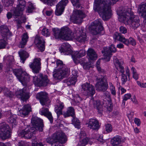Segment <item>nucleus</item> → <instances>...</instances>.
Segmentation results:
<instances>
[{"mask_svg":"<svg viewBox=\"0 0 146 146\" xmlns=\"http://www.w3.org/2000/svg\"><path fill=\"white\" fill-rule=\"evenodd\" d=\"M119 21L125 25H129L134 29L140 25V20L138 17L133 15L130 8L127 7H120L117 11Z\"/></svg>","mask_w":146,"mask_h":146,"instance_id":"obj_1","label":"nucleus"},{"mask_svg":"<svg viewBox=\"0 0 146 146\" xmlns=\"http://www.w3.org/2000/svg\"><path fill=\"white\" fill-rule=\"evenodd\" d=\"M119 0H95L94 9L98 10L100 16L104 21L107 20L111 16V10L110 5L114 4Z\"/></svg>","mask_w":146,"mask_h":146,"instance_id":"obj_2","label":"nucleus"},{"mask_svg":"<svg viewBox=\"0 0 146 146\" xmlns=\"http://www.w3.org/2000/svg\"><path fill=\"white\" fill-rule=\"evenodd\" d=\"M31 122L34 127H27L24 130L18 132L19 135L21 137L30 139L35 133V130L42 131L44 127L43 121L36 117L32 118Z\"/></svg>","mask_w":146,"mask_h":146,"instance_id":"obj_3","label":"nucleus"},{"mask_svg":"<svg viewBox=\"0 0 146 146\" xmlns=\"http://www.w3.org/2000/svg\"><path fill=\"white\" fill-rule=\"evenodd\" d=\"M79 2L80 0H71V2L74 7L71 19L73 22L76 23H81L82 19L86 16L82 10L77 9L81 7Z\"/></svg>","mask_w":146,"mask_h":146,"instance_id":"obj_4","label":"nucleus"},{"mask_svg":"<svg viewBox=\"0 0 146 146\" xmlns=\"http://www.w3.org/2000/svg\"><path fill=\"white\" fill-rule=\"evenodd\" d=\"M54 36L56 38H61L65 40H70L73 37V33L68 27H64L61 29L57 28L52 29Z\"/></svg>","mask_w":146,"mask_h":146,"instance_id":"obj_5","label":"nucleus"},{"mask_svg":"<svg viewBox=\"0 0 146 146\" xmlns=\"http://www.w3.org/2000/svg\"><path fill=\"white\" fill-rule=\"evenodd\" d=\"M56 63L58 68L54 70L53 72V76L56 79H62L68 74V69L61 60H58L56 61Z\"/></svg>","mask_w":146,"mask_h":146,"instance_id":"obj_6","label":"nucleus"},{"mask_svg":"<svg viewBox=\"0 0 146 146\" xmlns=\"http://www.w3.org/2000/svg\"><path fill=\"white\" fill-rule=\"evenodd\" d=\"M13 73L22 84L25 85L29 79V76L21 68L12 69Z\"/></svg>","mask_w":146,"mask_h":146,"instance_id":"obj_7","label":"nucleus"},{"mask_svg":"<svg viewBox=\"0 0 146 146\" xmlns=\"http://www.w3.org/2000/svg\"><path fill=\"white\" fill-rule=\"evenodd\" d=\"M74 33L76 35V39L77 41L84 43L88 40V38L83 28H76Z\"/></svg>","mask_w":146,"mask_h":146,"instance_id":"obj_8","label":"nucleus"},{"mask_svg":"<svg viewBox=\"0 0 146 146\" xmlns=\"http://www.w3.org/2000/svg\"><path fill=\"white\" fill-rule=\"evenodd\" d=\"M33 80L34 84L39 86H46L49 82L47 76L42 74L34 76Z\"/></svg>","mask_w":146,"mask_h":146,"instance_id":"obj_9","label":"nucleus"},{"mask_svg":"<svg viewBox=\"0 0 146 146\" xmlns=\"http://www.w3.org/2000/svg\"><path fill=\"white\" fill-rule=\"evenodd\" d=\"M10 135L9 126L5 123L0 124V137L3 139L9 138Z\"/></svg>","mask_w":146,"mask_h":146,"instance_id":"obj_10","label":"nucleus"},{"mask_svg":"<svg viewBox=\"0 0 146 146\" xmlns=\"http://www.w3.org/2000/svg\"><path fill=\"white\" fill-rule=\"evenodd\" d=\"M18 4L16 8L11 11L13 15L15 16H19L23 14V11L25 9L26 6L25 1L24 0H18Z\"/></svg>","mask_w":146,"mask_h":146,"instance_id":"obj_11","label":"nucleus"},{"mask_svg":"<svg viewBox=\"0 0 146 146\" xmlns=\"http://www.w3.org/2000/svg\"><path fill=\"white\" fill-rule=\"evenodd\" d=\"M113 61L115 68L122 73V83L124 84L127 81V78L126 76L124 74V68L122 65L123 62H120L116 57H114Z\"/></svg>","mask_w":146,"mask_h":146,"instance_id":"obj_12","label":"nucleus"},{"mask_svg":"<svg viewBox=\"0 0 146 146\" xmlns=\"http://www.w3.org/2000/svg\"><path fill=\"white\" fill-rule=\"evenodd\" d=\"M1 35L3 39H0V49L5 48L7 44L6 40L11 35V33L7 27L5 29H1Z\"/></svg>","mask_w":146,"mask_h":146,"instance_id":"obj_13","label":"nucleus"},{"mask_svg":"<svg viewBox=\"0 0 146 146\" xmlns=\"http://www.w3.org/2000/svg\"><path fill=\"white\" fill-rule=\"evenodd\" d=\"M41 59L40 58H36L33 60V62H30L29 66L31 69L32 72L35 73L39 72L41 70Z\"/></svg>","mask_w":146,"mask_h":146,"instance_id":"obj_14","label":"nucleus"},{"mask_svg":"<svg viewBox=\"0 0 146 146\" xmlns=\"http://www.w3.org/2000/svg\"><path fill=\"white\" fill-rule=\"evenodd\" d=\"M116 51V49L113 44L111 45L109 49L107 48H104V50L102 51L104 56L102 59L104 60L105 62L109 61L112 55L111 52H114Z\"/></svg>","mask_w":146,"mask_h":146,"instance_id":"obj_15","label":"nucleus"},{"mask_svg":"<svg viewBox=\"0 0 146 146\" xmlns=\"http://www.w3.org/2000/svg\"><path fill=\"white\" fill-rule=\"evenodd\" d=\"M82 90L88 96H92L95 93V90L94 86L88 83L82 85Z\"/></svg>","mask_w":146,"mask_h":146,"instance_id":"obj_16","label":"nucleus"},{"mask_svg":"<svg viewBox=\"0 0 146 146\" xmlns=\"http://www.w3.org/2000/svg\"><path fill=\"white\" fill-rule=\"evenodd\" d=\"M36 98L39 100L40 103L42 105L47 106L49 104L50 101L48 99L47 94L45 92H41L37 94Z\"/></svg>","mask_w":146,"mask_h":146,"instance_id":"obj_17","label":"nucleus"},{"mask_svg":"<svg viewBox=\"0 0 146 146\" xmlns=\"http://www.w3.org/2000/svg\"><path fill=\"white\" fill-rule=\"evenodd\" d=\"M93 26L92 29V33L96 35L100 33L103 29L102 25L101 20L98 19L95 21L93 22Z\"/></svg>","mask_w":146,"mask_h":146,"instance_id":"obj_18","label":"nucleus"},{"mask_svg":"<svg viewBox=\"0 0 146 146\" xmlns=\"http://www.w3.org/2000/svg\"><path fill=\"white\" fill-rule=\"evenodd\" d=\"M68 3V0H61L56 6L55 12L56 15L59 16L62 13L65 6Z\"/></svg>","mask_w":146,"mask_h":146,"instance_id":"obj_19","label":"nucleus"},{"mask_svg":"<svg viewBox=\"0 0 146 146\" xmlns=\"http://www.w3.org/2000/svg\"><path fill=\"white\" fill-rule=\"evenodd\" d=\"M97 90L99 91H105L108 87L106 82V77H104L101 78L99 82H98L96 85Z\"/></svg>","mask_w":146,"mask_h":146,"instance_id":"obj_20","label":"nucleus"},{"mask_svg":"<svg viewBox=\"0 0 146 146\" xmlns=\"http://www.w3.org/2000/svg\"><path fill=\"white\" fill-rule=\"evenodd\" d=\"M44 40L41 37L36 35L35 37V43L36 45L38 51H44L45 49Z\"/></svg>","mask_w":146,"mask_h":146,"instance_id":"obj_21","label":"nucleus"},{"mask_svg":"<svg viewBox=\"0 0 146 146\" xmlns=\"http://www.w3.org/2000/svg\"><path fill=\"white\" fill-rule=\"evenodd\" d=\"M16 96L23 101H25L29 98L30 94L26 92L25 88L17 90L15 92Z\"/></svg>","mask_w":146,"mask_h":146,"instance_id":"obj_22","label":"nucleus"},{"mask_svg":"<svg viewBox=\"0 0 146 146\" xmlns=\"http://www.w3.org/2000/svg\"><path fill=\"white\" fill-rule=\"evenodd\" d=\"M86 124L88 127L93 130H98L100 127L98 121L94 119H89L87 122Z\"/></svg>","mask_w":146,"mask_h":146,"instance_id":"obj_23","label":"nucleus"},{"mask_svg":"<svg viewBox=\"0 0 146 146\" xmlns=\"http://www.w3.org/2000/svg\"><path fill=\"white\" fill-rule=\"evenodd\" d=\"M59 50L61 53H66L65 54L67 55L72 54L73 53L70 45L68 43L63 44L60 48Z\"/></svg>","mask_w":146,"mask_h":146,"instance_id":"obj_24","label":"nucleus"},{"mask_svg":"<svg viewBox=\"0 0 146 146\" xmlns=\"http://www.w3.org/2000/svg\"><path fill=\"white\" fill-rule=\"evenodd\" d=\"M62 131H60L54 133L52 137H48L46 139V141L48 143L52 144L55 143L58 140V138L61 135H62Z\"/></svg>","mask_w":146,"mask_h":146,"instance_id":"obj_25","label":"nucleus"},{"mask_svg":"<svg viewBox=\"0 0 146 146\" xmlns=\"http://www.w3.org/2000/svg\"><path fill=\"white\" fill-rule=\"evenodd\" d=\"M79 137L80 141L79 144L81 146H85L89 141L88 139L86 136L85 133L84 131L81 132Z\"/></svg>","mask_w":146,"mask_h":146,"instance_id":"obj_26","label":"nucleus"},{"mask_svg":"<svg viewBox=\"0 0 146 146\" xmlns=\"http://www.w3.org/2000/svg\"><path fill=\"white\" fill-rule=\"evenodd\" d=\"M40 114L42 115H44L47 117L51 123L53 122V119L51 113L48 111L47 108H42L40 109Z\"/></svg>","mask_w":146,"mask_h":146,"instance_id":"obj_27","label":"nucleus"},{"mask_svg":"<svg viewBox=\"0 0 146 146\" xmlns=\"http://www.w3.org/2000/svg\"><path fill=\"white\" fill-rule=\"evenodd\" d=\"M58 140L55 142L56 144L54 146H63V144L65 143L67 141L66 135L62 132V135L58 137Z\"/></svg>","mask_w":146,"mask_h":146,"instance_id":"obj_28","label":"nucleus"},{"mask_svg":"<svg viewBox=\"0 0 146 146\" xmlns=\"http://www.w3.org/2000/svg\"><path fill=\"white\" fill-rule=\"evenodd\" d=\"M111 143L113 146H123L122 144L123 141L119 136L113 137L111 139Z\"/></svg>","mask_w":146,"mask_h":146,"instance_id":"obj_29","label":"nucleus"},{"mask_svg":"<svg viewBox=\"0 0 146 146\" xmlns=\"http://www.w3.org/2000/svg\"><path fill=\"white\" fill-rule=\"evenodd\" d=\"M4 59L6 62L7 65L10 68H11L14 65L15 60L14 57L11 55L5 56L4 58Z\"/></svg>","mask_w":146,"mask_h":146,"instance_id":"obj_30","label":"nucleus"},{"mask_svg":"<svg viewBox=\"0 0 146 146\" xmlns=\"http://www.w3.org/2000/svg\"><path fill=\"white\" fill-rule=\"evenodd\" d=\"M86 54V52L84 50L82 49L80 50L79 52L76 51L73 52L72 54V56L73 58L74 61L77 58L82 57Z\"/></svg>","mask_w":146,"mask_h":146,"instance_id":"obj_31","label":"nucleus"},{"mask_svg":"<svg viewBox=\"0 0 146 146\" xmlns=\"http://www.w3.org/2000/svg\"><path fill=\"white\" fill-rule=\"evenodd\" d=\"M87 55L90 59L91 60H96L97 58V55L94 50L90 48L88 50L87 52Z\"/></svg>","mask_w":146,"mask_h":146,"instance_id":"obj_32","label":"nucleus"},{"mask_svg":"<svg viewBox=\"0 0 146 146\" xmlns=\"http://www.w3.org/2000/svg\"><path fill=\"white\" fill-rule=\"evenodd\" d=\"M29 37L27 33H24L22 36V40L19 46L21 48L24 47L28 40Z\"/></svg>","mask_w":146,"mask_h":146,"instance_id":"obj_33","label":"nucleus"},{"mask_svg":"<svg viewBox=\"0 0 146 146\" xmlns=\"http://www.w3.org/2000/svg\"><path fill=\"white\" fill-rule=\"evenodd\" d=\"M74 114V109L71 107H68L67 111L63 114V115L65 117L70 116L73 117Z\"/></svg>","mask_w":146,"mask_h":146,"instance_id":"obj_34","label":"nucleus"},{"mask_svg":"<svg viewBox=\"0 0 146 146\" xmlns=\"http://www.w3.org/2000/svg\"><path fill=\"white\" fill-rule=\"evenodd\" d=\"M19 54L21 60H22V63H24L25 60L29 56L28 53L25 51L21 50L19 51Z\"/></svg>","mask_w":146,"mask_h":146,"instance_id":"obj_35","label":"nucleus"},{"mask_svg":"<svg viewBox=\"0 0 146 146\" xmlns=\"http://www.w3.org/2000/svg\"><path fill=\"white\" fill-rule=\"evenodd\" d=\"M93 103V106L94 108L97 109L98 112L101 113L102 111V106L100 104V102L99 101H94L93 100H92L90 101V103Z\"/></svg>","mask_w":146,"mask_h":146,"instance_id":"obj_36","label":"nucleus"},{"mask_svg":"<svg viewBox=\"0 0 146 146\" xmlns=\"http://www.w3.org/2000/svg\"><path fill=\"white\" fill-rule=\"evenodd\" d=\"M31 110V108L29 104H27L24 106L21 112L23 115H26L28 114Z\"/></svg>","mask_w":146,"mask_h":146,"instance_id":"obj_37","label":"nucleus"},{"mask_svg":"<svg viewBox=\"0 0 146 146\" xmlns=\"http://www.w3.org/2000/svg\"><path fill=\"white\" fill-rule=\"evenodd\" d=\"M59 104V106H57L55 107V111L57 113L58 117L60 115L62 114V110L64 107L63 103L61 102Z\"/></svg>","mask_w":146,"mask_h":146,"instance_id":"obj_38","label":"nucleus"},{"mask_svg":"<svg viewBox=\"0 0 146 146\" xmlns=\"http://www.w3.org/2000/svg\"><path fill=\"white\" fill-rule=\"evenodd\" d=\"M123 43L127 45L130 44L133 46H135L136 44L135 40L131 38H130L129 39H126L125 38V40H124Z\"/></svg>","mask_w":146,"mask_h":146,"instance_id":"obj_39","label":"nucleus"},{"mask_svg":"<svg viewBox=\"0 0 146 146\" xmlns=\"http://www.w3.org/2000/svg\"><path fill=\"white\" fill-rule=\"evenodd\" d=\"M113 38L115 40L119 41L123 43L125 38L118 33L116 32L113 35Z\"/></svg>","mask_w":146,"mask_h":146,"instance_id":"obj_40","label":"nucleus"},{"mask_svg":"<svg viewBox=\"0 0 146 146\" xmlns=\"http://www.w3.org/2000/svg\"><path fill=\"white\" fill-rule=\"evenodd\" d=\"M72 122L73 124L74 125L75 127L79 129L80 127V122L79 120L77 118H76L74 116H73Z\"/></svg>","mask_w":146,"mask_h":146,"instance_id":"obj_41","label":"nucleus"},{"mask_svg":"<svg viewBox=\"0 0 146 146\" xmlns=\"http://www.w3.org/2000/svg\"><path fill=\"white\" fill-rule=\"evenodd\" d=\"M77 81V78H75L72 77L68 79L67 82L68 85L70 86L71 85H74Z\"/></svg>","mask_w":146,"mask_h":146,"instance_id":"obj_42","label":"nucleus"},{"mask_svg":"<svg viewBox=\"0 0 146 146\" xmlns=\"http://www.w3.org/2000/svg\"><path fill=\"white\" fill-rule=\"evenodd\" d=\"M41 34L43 36L47 37L50 35V32L48 29L44 28L42 30Z\"/></svg>","mask_w":146,"mask_h":146,"instance_id":"obj_43","label":"nucleus"},{"mask_svg":"<svg viewBox=\"0 0 146 146\" xmlns=\"http://www.w3.org/2000/svg\"><path fill=\"white\" fill-rule=\"evenodd\" d=\"M35 9V7L32 3L31 2H29V5L26 10V12L29 13H31Z\"/></svg>","mask_w":146,"mask_h":146,"instance_id":"obj_44","label":"nucleus"},{"mask_svg":"<svg viewBox=\"0 0 146 146\" xmlns=\"http://www.w3.org/2000/svg\"><path fill=\"white\" fill-rule=\"evenodd\" d=\"M5 5L6 7L12 5L14 3L13 0H2Z\"/></svg>","mask_w":146,"mask_h":146,"instance_id":"obj_45","label":"nucleus"},{"mask_svg":"<svg viewBox=\"0 0 146 146\" xmlns=\"http://www.w3.org/2000/svg\"><path fill=\"white\" fill-rule=\"evenodd\" d=\"M3 92L5 95L10 97H13V94L7 88H5L3 89Z\"/></svg>","mask_w":146,"mask_h":146,"instance_id":"obj_46","label":"nucleus"},{"mask_svg":"<svg viewBox=\"0 0 146 146\" xmlns=\"http://www.w3.org/2000/svg\"><path fill=\"white\" fill-rule=\"evenodd\" d=\"M112 127L111 125L110 124L108 123L105 126V130L107 132L109 133L112 131Z\"/></svg>","mask_w":146,"mask_h":146,"instance_id":"obj_47","label":"nucleus"},{"mask_svg":"<svg viewBox=\"0 0 146 146\" xmlns=\"http://www.w3.org/2000/svg\"><path fill=\"white\" fill-rule=\"evenodd\" d=\"M109 85L111 94L113 95H115L116 94V92L115 87L113 84L111 82L109 83Z\"/></svg>","mask_w":146,"mask_h":146,"instance_id":"obj_48","label":"nucleus"},{"mask_svg":"<svg viewBox=\"0 0 146 146\" xmlns=\"http://www.w3.org/2000/svg\"><path fill=\"white\" fill-rule=\"evenodd\" d=\"M16 116L15 115H13L10 116L8 118V121L12 124H15L16 119Z\"/></svg>","mask_w":146,"mask_h":146,"instance_id":"obj_49","label":"nucleus"},{"mask_svg":"<svg viewBox=\"0 0 146 146\" xmlns=\"http://www.w3.org/2000/svg\"><path fill=\"white\" fill-rule=\"evenodd\" d=\"M95 137H94V138L96 139L98 141H99L100 142H104V140L103 139V137L102 135H100L97 134L95 135Z\"/></svg>","mask_w":146,"mask_h":146,"instance_id":"obj_50","label":"nucleus"},{"mask_svg":"<svg viewBox=\"0 0 146 146\" xmlns=\"http://www.w3.org/2000/svg\"><path fill=\"white\" fill-rule=\"evenodd\" d=\"M44 3H46L48 5H51L53 3L56 2L57 0H41Z\"/></svg>","mask_w":146,"mask_h":146,"instance_id":"obj_51","label":"nucleus"},{"mask_svg":"<svg viewBox=\"0 0 146 146\" xmlns=\"http://www.w3.org/2000/svg\"><path fill=\"white\" fill-rule=\"evenodd\" d=\"M120 32L123 34H125L127 32V29L125 27L123 26H121L119 28Z\"/></svg>","mask_w":146,"mask_h":146,"instance_id":"obj_52","label":"nucleus"},{"mask_svg":"<svg viewBox=\"0 0 146 146\" xmlns=\"http://www.w3.org/2000/svg\"><path fill=\"white\" fill-rule=\"evenodd\" d=\"M90 62H85L83 68L86 69H88L91 66Z\"/></svg>","mask_w":146,"mask_h":146,"instance_id":"obj_53","label":"nucleus"},{"mask_svg":"<svg viewBox=\"0 0 146 146\" xmlns=\"http://www.w3.org/2000/svg\"><path fill=\"white\" fill-rule=\"evenodd\" d=\"M131 97V95L129 93L125 94L123 97L124 100L127 101Z\"/></svg>","mask_w":146,"mask_h":146,"instance_id":"obj_54","label":"nucleus"},{"mask_svg":"<svg viewBox=\"0 0 146 146\" xmlns=\"http://www.w3.org/2000/svg\"><path fill=\"white\" fill-rule=\"evenodd\" d=\"M13 77L11 75L7 76V80L9 82H11L13 81Z\"/></svg>","mask_w":146,"mask_h":146,"instance_id":"obj_55","label":"nucleus"},{"mask_svg":"<svg viewBox=\"0 0 146 146\" xmlns=\"http://www.w3.org/2000/svg\"><path fill=\"white\" fill-rule=\"evenodd\" d=\"M32 143V146H43L44 145L42 143L39 142V143H35L33 141Z\"/></svg>","mask_w":146,"mask_h":146,"instance_id":"obj_56","label":"nucleus"},{"mask_svg":"<svg viewBox=\"0 0 146 146\" xmlns=\"http://www.w3.org/2000/svg\"><path fill=\"white\" fill-rule=\"evenodd\" d=\"M134 122L135 124L137 126H139L140 125L141 122L140 120L137 118H135L134 120Z\"/></svg>","mask_w":146,"mask_h":146,"instance_id":"obj_57","label":"nucleus"},{"mask_svg":"<svg viewBox=\"0 0 146 146\" xmlns=\"http://www.w3.org/2000/svg\"><path fill=\"white\" fill-rule=\"evenodd\" d=\"M72 77L75 78H77V73L75 70H73L72 71Z\"/></svg>","mask_w":146,"mask_h":146,"instance_id":"obj_58","label":"nucleus"},{"mask_svg":"<svg viewBox=\"0 0 146 146\" xmlns=\"http://www.w3.org/2000/svg\"><path fill=\"white\" fill-rule=\"evenodd\" d=\"M26 19L25 17H24L23 18V19H21V21H18L17 22V24H19L20 26L21 24L23 22H25L26 21Z\"/></svg>","mask_w":146,"mask_h":146,"instance_id":"obj_59","label":"nucleus"},{"mask_svg":"<svg viewBox=\"0 0 146 146\" xmlns=\"http://www.w3.org/2000/svg\"><path fill=\"white\" fill-rule=\"evenodd\" d=\"M125 72L126 75L129 78L130 77V71L129 69L127 67L125 68Z\"/></svg>","mask_w":146,"mask_h":146,"instance_id":"obj_60","label":"nucleus"},{"mask_svg":"<svg viewBox=\"0 0 146 146\" xmlns=\"http://www.w3.org/2000/svg\"><path fill=\"white\" fill-rule=\"evenodd\" d=\"M133 77L136 80L138 79V74L137 72L133 74Z\"/></svg>","mask_w":146,"mask_h":146,"instance_id":"obj_61","label":"nucleus"},{"mask_svg":"<svg viewBox=\"0 0 146 146\" xmlns=\"http://www.w3.org/2000/svg\"><path fill=\"white\" fill-rule=\"evenodd\" d=\"M131 100L133 103L135 104H137V101L135 97L134 96L133 97V98L131 99Z\"/></svg>","mask_w":146,"mask_h":146,"instance_id":"obj_62","label":"nucleus"},{"mask_svg":"<svg viewBox=\"0 0 146 146\" xmlns=\"http://www.w3.org/2000/svg\"><path fill=\"white\" fill-rule=\"evenodd\" d=\"M107 109L109 111H110L112 109V106L111 104H110V105L107 106Z\"/></svg>","mask_w":146,"mask_h":146,"instance_id":"obj_63","label":"nucleus"},{"mask_svg":"<svg viewBox=\"0 0 146 146\" xmlns=\"http://www.w3.org/2000/svg\"><path fill=\"white\" fill-rule=\"evenodd\" d=\"M12 16V14L10 12H8L7 14V17L8 19H10Z\"/></svg>","mask_w":146,"mask_h":146,"instance_id":"obj_64","label":"nucleus"}]
</instances>
